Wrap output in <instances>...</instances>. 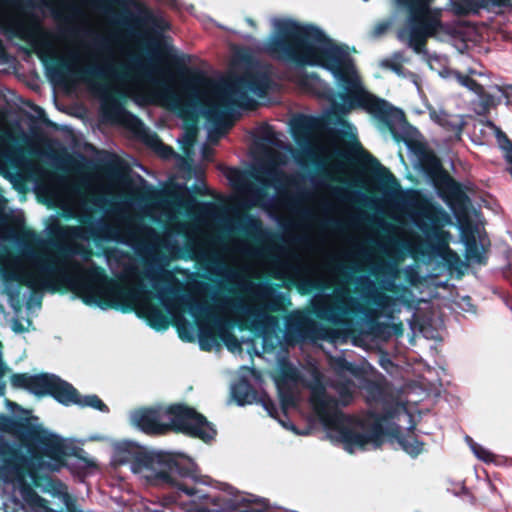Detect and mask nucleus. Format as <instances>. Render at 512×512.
Instances as JSON below:
<instances>
[{"label": "nucleus", "instance_id": "obj_1", "mask_svg": "<svg viewBox=\"0 0 512 512\" xmlns=\"http://www.w3.org/2000/svg\"><path fill=\"white\" fill-rule=\"evenodd\" d=\"M59 235L67 242L64 255H33L18 265V279L33 290L53 289L66 285L88 305L102 309H134L157 330L168 328L167 317L151 303L146 291V281L156 290L168 314L173 318L179 337L193 341L198 332L202 350L216 345L217 333L233 353L241 352V344L231 333L233 325L214 319V310L202 303L194 294H180L175 276L162 267L149 266L140 271L129 265L119 275V282L108 279L104 271L91 262L92 251L88 248L90 236L106 240H119L120 235L106 222L94 223L91 231L84 227H65Z\"/></svg>", "mask_w": 512, "mask_h": 512}, {"label": "nucleus", "instance_id": "obj_2", "mask_svg": "<svg viewBox=\"0 0 512 512\" xmlns=\"http://www.w3.org/2000/svg\"><path fill=\"white\" fill-rule=\"evenodd\" d=\"M271 24L273 34L265 47L271 56L288 63L325 68L343 93L337 101L332 88L315 73L294 77V82L303 91L331 101L335 114L360 108L389 127L402 121L400 109L365 89L347 46L337 43L311 24H301L289 18H274Z\"/></svg>", "mask_w": 512, "mask_h": 512}, {"label": "nucleus", "instance_id": "obj_3", "mask_svg": "<svg viewBox=\"0 0 512 512\" xmlns=\"http://www.w3.org/2000/svg\"><path fill=\"white\" fill-rule=\"evenodd\" d=\"M338 395V400L327 394L326 388L317 384L311 388V403L321 420L327 436L334 442H339L343 448L354 453L359 450L376 448L382 435L379 422L366 418L362 421L345 416L339 410V404L346 406L351 403L356 385L345 375L339 374L331 383Z\"/></svg>", "mask_w": 512, "mask_h": 512}, {"label": "nucleus", "instance_id": "obj_4", "mask_svg": "<svg viewBox=\"0 0 512 512\" xmlns=\"http://www.w3.org/2000/svg\"><path fill=\"white\" fill-rule=\"evenodd\" d=\"M105 51L102 64L90 66L85 70L87 75L107 81L106 85L92 84L93 88L105 94L112 91L122 96L133 97L140 103L159 104L173 111L184 110L188 99L175 83L160 84L151 75L146 79L134 71L124 60V48L116 51L112 47H107Z\"/></svg>", "mask_w": 512, "mask_h": 512}, {"label": "nucleus", "instance_id": "obj_5", "mask_svg": "<svg viewBox=\"0 0 512 512\" xmlns=\"http://www.w3.org/2000/svg\"><path fill=\"white\" fill-rule=\"evenodd\" d=\"M269 84L266 71L258 65L250 66L244 75L223 84L206 78L193 79L186 84L188 106L193 109L204 106L201 112L218 123L237 109L252 108L266 95Z\"/></svg>", "mask_w": 512, "mask_h": 512}, {"label": "nucleus", "instance_id": "obj_6", "mask_svg": "<svg viewBox=\"0 0 512 512\" xmlns=\"http://www.w3.org/2000/svg\"><path fill=\"white\" fill-rule=\"evenodd\" d=\"M131 424L147 434H161L169 428L209 441L216 430L194 409L178 404L167 408H142L130 414Z\"/></svg>", "mask_w": 512, "mask_h": 512}, {"label": "nucleus", "instance_id": "obj_7", "mask_svg": "<svg viewBox=\"0 0 512 512\" xmlns=\"http://www.w3.org/2000/svg\"><path fill=\"white\" fill-rule=\"evenodd\" d=\"M432 0H394L397 8L406 11L409 16L407 26L398 31L399 41L413 49L417 54H427L425 43L433 37L440 41H449L460 32L458 24H443L441 10L430 9Z\"/></svg>", "mask_w": 512, "mask_h": 512}, {"label": "nucleus", "instance_id": "obj_8", "mask_svg": "<svg viewBox=\"0 0 512 512\" xmlns=\"http://www.w3.org/2000/svg\"><path fill=\"white\" fill-rule=\"evenodd\" d=\"M11 383L16 388L27 389L37 396L50 394L62 404L69 405L75 393L74 387L53 374H14Z\"/></svg>", "mask_w": 512, "mask_h": 512}, {"label": "nucleus", "instance_id": "obj_9", "mask_svg": "<svg viewBox=\"0 0 512 512\" xmlns=\"http://www.w3.org/2000/svg\"><path fill=\"white\" fill-rule=\"evenodd\" d=\"M183 458H176L168 452H152L132 466L134 473L148 481L162 480L173 482L174 475L190 476L189 471L182 469Z\"/></svg>", "mask_w": 512, "mask_h": 512}, {"label": "nucleus", "instance_id": "obj_10", "mask_svg": "<svg viewBox=\"0 0 512 512\" xmlns=\"http://www.w3.org/2000/svg\"><path fill=\"white\" fill-rule=\"evenodd\" d=\"M460 85L472 91L479 101L478 113H484L490 107L496 106L502 99L512 100V85L500 86L498 84L486 85L459 72H453Z\"/></svg>", "mask_w": 512, "mask_h": 512}, {"label": "nucleus", "instance_id": "obj_11", "mask_svg": "<svg viewBox=\"0 0 512 512\" xmlns=\"http://www.w3.org/2000/svg\"><path fill=\"white\" fill-rule=\"evenodd\" d=\"M44 457L39 462L41 469L59 471L65 465L66 445L64 440L56 435L44 436L42 440Z\"/></svg>", "mask_w": 512, "mask_h": 512}, {"label": "nucleus", "instance_id": "obj_12", "mask_svg": "<svg viewBox=\"0 0 512 512\" xmlns=\"http://www.w3.org/2000/svg\"><path fill=\"white\" fill-rule=\"evenodd\" d=\"M58 206L69 216L79 218L86 222L84 218L91 214L86 210L85 197L73 187H65L57 195Z\"/></svg>", "mask_w": 512, "mask_h": 512}, {"label": "nucleus", "instance_id": "obj_13", "mask_svg": "<svg viewBox=\"0 0 512 512\" xmlns=\"http://www.w3.org/2000/svg\"><path fill=\"white\" fill-rule=\"evenodd\" d=\"M278 174V168L276 166H273L269 168L264 175V172L260 169H256L253 172H250L249 174H244L241 171L237 169H229L227 171V177L235 182V184L239 187V189L245 193L246 189L243 186V182L248 179H254L258 181L262 187L271 186L273 182L277 179Z\"/></svg>", "mask_w": 512, "mask_h": 512}, {"label": "nucleus", "instance_id": "obj_14", "mask_svg": "<svg viewBox=\"0 0 512 512\" xmlns=\"http://www.w3.org/2000/svg\"><path fill=\"white\" fill-rule=\"evenodd\" d=\"M453 9L457 14H468L477 12L480 8L489 6H508L512 5V0H451Z\"/></svg>", "mask_w": 512, "mask_h": 512}, {"label": "nucleus", "instance_id": "obj_15", "mask_svg": "<svg viewBox=\"0 0 512 512\" xmlns=\"http://www.w3.org/2000/svg\"><path fill=\"white\" fill-rule=\"evenodd\" d=\"M429 114L430 118L434 122L438 123L447 130L452 131L459 138L465 125V120L462 115H450L442 109H432L430 110Z\"/></svg>", "mask_w": 512, "mask_h": 512}, {"label": "nucleus", "instance_id": "obj_16", "mask_svg": "<svg viewBox=\"0 0 512 512\" xmlns=\"http://www.w3.org/2000/svg\"><path fill=\"white\" fill-rule=\"evenodd\" d=\"M407 59L403 52H395L391 56L384 58L379 61V66L383 69H389L401 77H410L415 82V75L411 72H407L404 69V63Z\"/></svg>", "mask_w": 512, "mask_h": 512}, {"label": "nucleus", "instance_id": "obj_17", "mask_svg": "<svg viewBox=\"0 0 512 512\" xmlns=\"http://www.w3.org/2000/svg\"><path fill=\"white\" fill-rule=\"evenodd\" d=\"M462 237L466 246V258L469 261L481 262L482 248L477 244L475 235L469 234L467 229L462 225Z\"/></svg>", "mask_w": 512, "mask_h": 512}, {"label": "nucleus", "instance_id": "obj_18", "mask_svg": "<svg viewBox=\"0 0 512 512\" xmlns=\"http://www.w3.org/2000/svg\"><path fill=\"white\" fill-rule=\"evenodd\" d=\"M397 441L401 448L411 456H417L423 450V443L417 439L413 432L398 436Z\"/></svg>", "mask_w": 512, "mask_h": 512}, {"label": "nucleus", "instance_id": "obj_19", "mask_svg": "<svg viewBox=\"0 0 512 512\" xmlns=\"http://www.w3.org/2000/svg\"><path fill=\"white\" fill-rule=\"evenodd\" d=\"M70 404H77L81 407H91L101 412H108V407L97 395H86L80 397L76 390Z\"/></svg>", "mask_w": 512, "mask_h": 512}, {"label": "nucleus", "instance_id": "obj_20", "mask_svg": "<svg viewBox=\"0 0 512 512\" xmlns=\"http://www.w3.org/2000/svg\"><path fill=\"white\" fill-rule=\"evenodd\" d=\"M231 394L234 400L240 406L252 403L253 394L249 385L244 381H240L239 383L234 384L231 387Z\"/></svg>", "mask_w": 512, "mask_h": 512}, {"label": "nucleus", "instance_id": "obj_21", "mask_svg": "<svg viewBox=\"0 0 512 512\" xmlns=\"http://www.w3.org/2000/svg\"><path fill=\"white\" fill-rule=\"evenodd\" d=\"M467 442L474 453V455L485 463H496L498 465L502 464V459L491 451L481 446L480 444L474 442L471 438H467Z\"/></svg>", "mask_w": 512, "mask_h": 512}, {"label": "nucleus", "instance_id": "obj_22", "mask_svg": "<svg viewBox=\"0 0 512 512\" xmlns=\"http://www.w3.org/2000/svg\"><path fill=\"white\" fill-rule=\"evenodd\" d=\"M13 467L6 474L7 480L16 483L22 482L25 478V472L28 470V463L23 458L15 457L12 461Z\"/></svg>", "mask_w": 512, "mask_h": 512}, {"label": "nucleus", "instance_id": "obj_23", "mask_svg": "<svg viewBox=\"0 0 512 512\" xmlns=\"http://www.w3.org/2000/svg\"><path fill=\"white\" fill-rule=\"evenodd\" d=\"M103 110L105 115L110 118L112 121H124L128 114L124 111L120 105L114 103L111 107V112H109L108 106L106 104L103 105Z\"/></svg>", "mask_w": 512, "mask_h": 512}, {"label": "nucleus", "instance_id": "obj_24", "mask_svg": "<svg viewBox=\"0 0 512 512\" xmlns=\"http://www.w3.org/2000/svg\"><path fill=\"white\" fill-rule=\"evenodd\" d=\"M281 373L287 382H295L299 376L298 370L292 365L281 363Z\"/></svg>", "mask_w": 512, "mask_h": 512}, {"label": "nucleus", "instance_id": "obj_25", "mask_svg": "<svg viewBox=\"0 0 512 512\" xmlns=\"http://www.w3.org/2000/svg\"><path fill=\"white\" fill-rule=\"evenodd\" d=\"M392 21H381L378 22L371 31V37L379 38L386 33L391 27Z\"/></svg>", "mask_w": 512, "mask_h": 512}, {"label": "nucleus", "instance_id": "obj_26", "mask_svg": "<svg viewBox=\"0 0 512 512\" xmlns=\"http://www.w3.org/2000/svg\"><path fill=\"white\" fill-rule=\"evenodd\" d=\"M150 143L156 147L159 146V152L163 157H169L173 153V150L170 147L161 144L155 135L150 136Z\"/></svg>", "mask_w": 512, "mask_h": 512}, {"label": "nucleus", "instance_id": "obj_27", "mask_svg": "<svg viewBox=\"0 0 512 512\" xmlns=\"http://www.w3.org/2000/svg\"><path fill=\"white\" fill-rule=\"evenodd\" d=\"M262 404L264 409L268 412L271 417H277V408L270 399H263Z\"/></svg>", "mask_w": 512, "mask_h": 512}, {"label": "nucleus", "instance_id": "obj_28", "mask_svg": "<svg viewBox=\"0 0 512 512\" xmlns=\"http://www.w3.org/2000/svg\"><path fill=\"white\" fill-rule=\"evenodd\" d=\"M375 303L380 306V307H387L390 305L391 303V298L389 296H386L384 294H378L376 297H375Z\"/></svg>", "mask_w": 512, "mask_h": 512}, {"label": "nucleus", "instance_id": "obj_29", "mask_svg": "<svg viewBox=\"0 0 512 512\" xmlns=\"http://www.w3.org/2000/svg\"><path fill=\"white\" fill-rule=\"evenodd\" d=\"M370 163L372 165H374L375 167H378L381 171H383L384 173H388V170L386 168H384L383 166H381V164L378 162L377 159L375 158H371V161Z\"/></svg>", "mask_w": 512, "mask_h": 512}, {"label": "nucleus", "instance_id": "obj_30", "mask_svg": "<svg viewBox=\"0 0 512 512\" xmlns=\"http://www.w3.org/2000/svg\"><path fill=\"white\" fill-rule=\"evenodd\" d=\"M177 487H178L180 490H182V491H183L185 494H187V495H190V496H191V495H194V494H195V490H194V489H192V488H185V487H182V486H180V485H178V484H177Z\"/></svg>", "mask_w": 512, "mask_h": 512}, {"label": "nucleus", "instance_id": "obj_31", "mask_svg": "<svg viewBox=\"0 0 512 512\" xmlns=\"http://www.w3.org/2000/svg\"><path fill=\"white\" fill-rule=\"evenodd\" d=\"M279 422L281 423V425H282L283 427H285V428H287V429H290V430L294 431L295 433H298V432L296 431V429H295L294 425H292V424L288 425V424H286V423H285L284 421H282V420H279Z\"/></svg>", "mask_w": 512, "mask_h": 512}, {"label": "nucleus", "instance_id": "obj_32", "mask_svg": "<svg viewBox=\"0 0 512 512\" xmlns=\"http://www.w3.org/2000/svg\"><path fill=\"white\" fill-rule=\"evenodd\" d=\"M12 329L15 331V332H22L23 329L22 327L19 325V323L17 321H15L13 324H12Z\"/></svg>", "mask_w": 512, "mask_h": 512}, {"label": "nucleus", "instance_id": "obj_33", "mask_svg": "<svg viewBox=\"0 0 512 512\" xmlns=\"http://www.w3.org/2000/svg\"><path fill=\"white\" fill-rule=\"evenodd\" d=\"M81 62L83 63H89L90 60H91V55H83L81 58H80Z\"/></svg>", "mask_w": 512, "mask_h": 512}, {"label": "nucleus", "instance_id": "obj_34", "mask_svg": "<svg viewBox=\"0 0 512 512\" xmlns=\"http://www.w3.org/2000/svg\"><path fill=\"white\" fill-rule=\"evenodd\" d=\"M434 60H435V61H440V57H438V56H433V57H429V58H428V63H429V65H430L431 67L433 66V61H434Z\"/></svg>", "mask_w": 512, "mask_h": 512}, {"label": "nucleus", "instance_id": "obj_35", "mask_svg": "<svg viewBox=\"0 0 512 512\" xmlns=\"http://www.w3.org/2000/svg\"><path fill=\"white\" fill-rule=\"evenodd\" d=\"M282 402H283V406H284V407H287V406H289V405L294 404V402H293L292 400L290 401V400H286V399H284V398L282 399Z\"/></svg>", "mask_w": 512, "mask_h": 512}, {"label": "nucleus", "instance_id": "obj_36", "mask_svg": "<svg viewBox=\"0 0 512 512\" xmlns=\"http://www.w3.org/2000/svg\"><path fill=\"white\" fill-rule=\"evenodd\" d=\"M203 158L206 159V160L210 159L209 154L207 153V148L206 147H203Z\"/></svg>", "mask_w": 512, "mask_h": 512}, {"label": "nucleus", "instance_id": "obj_37", "mask_svg": "<svg viewBox=\"0 0 512 512\" xmlns=\"http://www.w3.org/2000/svg\"><path fill=\"white\" fill-rule=\"evenodd\" d=\"M401 411L405 416H410L404 407H401Z\"/></svg>", "mask_w": 512, "mask_h": 512}, {"label": "nucleus", "instance_id": "obj_38", "mask_svg": "<svg viewBox=\"0 0 512 512\" xmlns=\"http://www.w3.org/2000/svg\"><path fill=\"white\" fill-rule=\"evenodd\" d=\"M476 232H477L478 238L481 239L480 230L478 227L476 228Z\"/></svg>", "mask_w": 512, "mask_h": 512}, {"label": "nucleus", "instance_id": "obj_39", "mask_svg": "<svg viewBox=\"0 0 512 512\" xmlns=\"http://www.w3.org/2000/svg\"><path fill=\"white\" fill-rule=\"evenodd\" d=\"M3 142H4V138L0 137V146H2Z\"/></svg>", "mask_w": 512, "mask_h": 512}, {"label": "nucleus", "instance_id": "obj_40", "mask_svg": "<svg viewBox=\"0 0 512 512\" xmlns=\"http://www.w3.org/2000/svg\"><path fill=\"white\" fill-rule=\"evenodd\" d=\"M276 382H277V386L279 387V390L281 391V387H280L279 380H278V379H276Z\"/></svg>", "mask_w": 512, "mask_h": 512}, {"label": "nucleus", "instance_id": "obj_41", "mask_svg": "<svg viewBox=\"0 0 512 512\" xmlns=\"http://www.w3.org/2000/svg\"><path fill=\"white\" fill-rule=\"evenodd\" d=\"M469 72H470V74H476L475 70H470Z\"/></svg>", "mask_w": 512, "mask_h": 512}, {"label": "nucleus", "instance_id": "obj_42", "mask_svg": "<svg viewBox=\"0 0 512 512\" xmlns=\"http://www.w3.org/2000/svg\"><path fill=\"white\" fill-rule=\"evenodd\" d=\"M248 23H249L250 25H253V21H252V20H248Z\"/></svg>", "mask_w": 512, "mask_h": 512}]
</instances>
